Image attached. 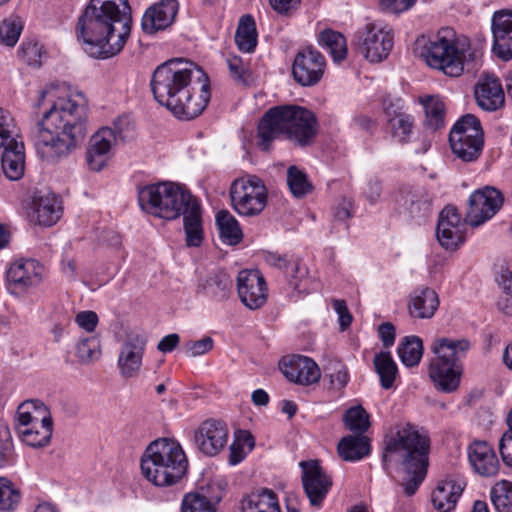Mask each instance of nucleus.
I'll return each instance as SVG.
<instances>
[{"instance_id":"obj_35","label":"nucleus","mask_w":512,"mask_h":512,"mask_svg":"<svg viewBox=\"0 0 512 512\" xmlns=\"http://www.w3.org/2000/svg\"><path fill=\"white\" fill-rule=\"evenodd\" d=\"M22 441L31 447L45 446L52 436L53 422L50 415H43L30 427L18 428Z\"/></svg>"},{"instance_id":"obj_14","label":"nucleus","mask_w":512,"mask_h":512,"mask_svg":"<svg viewBox=\"0 0 512 512\" xmlns=\"http://www.w3.org/2000/svg\"><path fill=\"white\" fill-rule=\"evenodd\" d=\"M503 203L504 196L500 190L491 186L477 189L469 196L465 222L478 227L494 217Z\"/></svg>"},{"instance_id":"obj_17","label":"nucleus","mask_w":512,"mask_h":512,"mask_svg":"<svg viewBox=\"0 0 512 512\" xmlns=\"http://www.w3.org/2000/svg\"><path fill=\"white\" fill-rule=\"evenodd\" d=\"M325 65L323 55L312 47H307L297 53L292 65V75L302 86H313L321 80Z\"/></svg>"},{"instance_id":"obj_44","label":"nucleus","mask_w":512,"mask_h":512,"mask_svg":"<svg viewBox=\"0 0 512 512\" xmlns=\"http://www.w3.org/2000/svg\"><path fill=\"white\" fill-rule=\"evenodd\" d=\"M17 414L19 421L18 428L30 427L34 424V422L41 421V417L43 415H50L47 407L44 406L43 403L36 400L22 403L18 407Z\"/></svg>"},{"instance_id":"obj_3","label":"nucleus","mask_w":512,"mask_h":512,"mask_svg":"<svg viewBox=\"0 0 512 512\" xmlns=\"http://www.w3.org/2000/svg\"><path fill=\"white\" fill-rule=\"evenodd\" d=\"M128 0H91L78 19L76 33L85 52L98 59L122 51L131 31Z\"/></svg>"},{"instance_id":"obj_40","label":"nucleus","mask_w":512,"mask_h":512,"mask_svg":"<svg viewBox=\"0 0 512 512\" xmlns=\"http://www.w3.org/2000/svg\"><path fill=\"white\" fill-rule=\"evenodd\" d=\"M235 42L243 52L254 51L257 45V31L254 18L251 15L241 17L235 33Z\"/></svg>"},{"instance_id":"obj_5","label":"nucleus","mask_w":512,"mask_h":512,"mask_svg":"<svg viewBox=\"0 0 512 512\" xmlns=\"http://www.w3.org/2000/svg\"><path fill=\"white\" fill-rule=\"evenodd\" d=\"M318 122L308 109L297 105H281L265 112L258 125L261 147L267 151L271 142L281 134L295 144L305 147L317 134Z\"/></svg>"},{"instance_id":"obj_7","label":"nucleus","mask_w":512,"mask_h":512,"mask_svg":"<svg viewBox=\"0 0 512 512\" xmlns=\"http://www.w3.org/2000/svg\"><path fill=\"white\" fill-rule=\"evenodd\" d=\"M470 347L465 338L440 337L433 340L431 350L435 358L430 362L429 376L437 390L444 393L457 390L463 372L461 360Z\"/></svg>"},{"instance_id":"obj_48","label":"nucleus","mask_w":512,"mask_h":512,"mask_svg":"<svg viewBox=\"0 0 512 512\" xmlns=\"http://www.w3.org/2000/svg\"><path fill=\"white\" fill-rule=\"evenodd\" d=\"M345 426L352 432L363 435L369 428V415L361 406L348 409L343 417Z\"/></svg>"},{"instance_id":"obj_39","label":"nucleus","mask_w":512,"mask_h":512,"mask_svg":"<svg viewBox=\"0 0 512 512\" xmlns=\"http://www.w3.org/2000/svg\"><path fill=\"white\" fill-rule=\"evenodd\" d=\"M374 369L379 376L380 385L383 389H391L394 385L398 368L389 352H379L373 359Z\"/></svg>"},{"instance_id":"obj_25","label":"nucleus","mask_w":512,"mask_h":512,"mask_svg":"<svg viewBox=\"0 0 512 512\" xmlns=\"http://www.w3.org/2000/svg\"><path fill=\"white\" fill-rule=\"evenodd\" d=\"M146 338L139 334H130L121 346L118 367L124 378L138 374L146 347Z\"/></svg>"},{"instance_id":"obj_45","label":"nucleus","mask_w":512,"mask_h":512,"mask_svg":"<svg viewBox=\"0 0 512 512\" xmlns=\"http://www.w3.org/2000/svg\"><path fill=\"white\" fill-rule=\"evenodd\" d=\"M287 184L292 195L298 199L305 197L313 190V185L306 173L294 165L287 170Z\"/></svg>"},{"instance_id":"obj_33","label":"nucleus","mask_w":512,"mask_h":512,"mask_svg":"<svg viewBox=\"0 0 512 512\" xmlns=\"http://www.w3.org/2000/svg\"><path fill=\"white\" fill-rule=\"evenodd\" d=\"M463 485L453 480L440 482L433 490L431 501L439 512H449L456 506V503L463 492Z\"/></svg>"},{"instance_id":"obj_15","label":"nucleus","mask_w":512,"mask_h":512,"mask_svg":"<svg viewBox=\"0 0 512 512\" xmlns=\"http://www.w3.org/2000/svg\"><path fill=\"white\" fill-rule=\"evenodd\" d=\"M302 485L311 506L320 508L329 490L332 479L327 475L317 460L301 461Z\"/></svg>"},{"instance_id":"obj_46","label":"nucleus","mask_w":512,"mask_h":512,"mask_svg":"<svg viewBox=\"0 0 512 512\" xmlns=\"http://www.w3.org/2000/svg\"><path fill=\"white\" fill-rule=\"evenodd\" d=\"M100 340L95 336L81 338L76 345V357L79 363L88 365L100 358Z\"/></svg>"},{"instance_id":"obj_57","label":"nucleus","mask_w":512,"mask_h":512,"mask_svg":"<svg viewBox=\"0 0 512 512\" xmlns=\"http://www.w3.org/2000/svg\"><path fill=\"white\" fill-rule=\"evenodd\" d=\"M11 448L10 430L4 422L0 421V467H3L8 462Z\"/></svg>"},{"instance_id":"obj_18","label":"nucleus","mask_w":512,"mask_h":512,"mask_svg":"<svg viewBox=\"0 0 512 512\" xmlns=\"http://www.w3.org/2000/svg\"><path fill=\"white\" fill-rule=\"evenodd\" d=\"M237 292L241 302L251 310L262 307L268 297L265 278L258 270H242L238 273Z\"/></svg>"},{"instance_id":"obj_49","label":"nucleus","mask_w":512,"mask_h":512,"mask_svg":"<svg viewBox=\"0 0 512 512\" xmlns=\"http://www.w3.org/2000/svg\"><path fill=\"white\" fill-rule=\"evenodd\" d=\"M219 498L211 501L200 493H189L182 500L181 512H216L215 504Z\"/></svg>"},{"instance_id":"obj_52","label":"nucleus","mask_w":512,"mask_h":512,"mask_svg":"<svg viewBox=\"0 0 512 512\" xmlns=\"http://www.w3.org/2000/svg\"><path fill=\"white\" fill-rule=\"evenodd\" d=\"M22 23L19 18H7L0 24V43L13 47L21 34Z\"/></svg>"},{"instance_id":"obj_27","label":"nucleus","mask_w":512,"mask_h":512,"mask_svg":"<svg viewBox=\"0 0 512 512\" xmlns=\"http://www.w3.org/2000/svg\"><path fill=\"white\" fill-rule=\"evenodd\" d=\"M468 459L474 471L484 477L495 476L499 460L493 447L486 441H474L468 446Z\"/></svg>"},{"instance_id":"obj_59","label":"nucleus","mask_w":512,"mask_h":512,"mask_svg":"<svg viewBox=\"0 0 512 512\" xmlns=\"http://www.w3.org/2000/svg\"><path fill=\"white\" fill-rule=\"evenodd\" d=\"M333 308L338 314L339 326L341 331H345L352 323L353 317L349 312L344 300L335 299L332 301Z\"/></svg>"},{"instance_id":"obj_43","label":"nucleus","mask_w":512,"mask_h":512,"mask_svg":"<svg viewBox=\"0 0 512 512\" xmlns=\"http://www.w3.org/2000/svg\"><path fill=\"white\" fill-rule=\"evenodd\" d=\"M319 42L323 48L327 49L335 62H340L346 57V39L341 33L325 30L320 33Z\"/></svg>"},{"instance_id":"obj_42","label":"nucleus","mask_w":512,"mask_h":512,"mask_svg":"<svg viewBox=\"0 0 512 512\" xmlns=\"http://www.w3.org/2000/svg\"><path fill=\"white\" fill-rule=\"evenodd\" d=\"M425 112V125L435 131L444 126V103L437 97L427 96L421 100Z\"/></svg>"},{"instance_id":"obj_63","label":"nucleus","mask_w":512,"mask_h":512,"mask_svg":"<svg viewBox=\"0 0 512 512\" xmlns=\"http://www.w3.org/2000/svg\"><path fill=\"white\" fill-rule=\"evenodd\" d=\"M301 0H269L274 11L281 15H289L297 9Z\"/></svg>"},{"instance_id":"obj_41","label":"nucleus","mask_w":512,"mask_h":512,"mask_svg":"<svg viewBox=\"0 0 512 512\" xmlns=\"http://www.w3.org/2000/svg\"><path fill=\"white\" fill-rule=\"evenodd\" d=\"M399 358L407 367L417 365L423 354L422 340L418 336H406L397 349Z\"/></svg>"},{"instance_id":"obj_11","label":"nucleus","mask_w":512,"mask_h":512,"mask_svg":"<svg viewBox=\"0 0 512 512\" xmlns=\"http://www.w3.org/2000/svg\"><path fill=\"white\" fill-rule=\"evenodd\" d=\"M352 43L368 61L379 63L393 48V30L380 22H370L355 32Z\"/></svg>"},{"instance_id":"obj_61","label":"nucleus","mask_w":512,"mask_h":512,"mask_svg":"<svg viewBox=\"0 0 512 512\" xmlns=\"http://www.w3.org/2000/svg\"><path fill=\"white\" fill-rule=\"evenodd\" d=\"M75 321L87 332H93L98 324V316L94 311H82L76 315Z\"/></svg>"},{"instance_id":"obj_60","label":"nucleus","mask_w":512,"mask_h":512,"mask_svg":"<svg viewBox=\"0 0 512 512\" xmlns=\"http://www.w3.org/2000/svg\"><path fill=\"white\" fill-rule=\"evenodd\" d=\"M331 383L341 389L345 387L349 381V374L346 366L341 362H335L333 372L330 373Z\"/></svg>"},{"instance_id":"obj_29","label":"nucleus","mask_w":512,"mask_h":512,"mask_svg":"<svg viewBox=\"0 0 512 512\" xmlns=\"http://www.w3.org/2000/svg\"><path fill=\"white\" fill-rule=\"evenodd\" d=\"M475 99L478 106L486 111L502 107L505 96L500 80L494 75L484 76L475 87Z\"/></svg>"},{"instance_id":"obj_36","label":"nucleus","mask_w":512,"mask_h":512,"mask_svg":"<svg viewBox=\"0 0 512 512\" xmlns=\"http://www.w3.org/2000/svg\"><path fill=\"white\" fill-rule=\"evenodd\" d=\"M242 512H281L278 497L271 489L251 493L242 502Z\"/></svg>"},{"instance_id":"obj_2","label":"nucleus","mask_w":512,"mask_h":512,"mask_svg":"<svg viewBox=\"0 0 512 512\" xmlns=\"http://www.w3.org/2000/svg\"><path fill=\"white\" fill-rule=\"evenodd\" d=\"M79 100H50V107L36 123L33 143L37 156L48 164L68 158L84 141L88 107L82 94Z\"/></svg>"},{"instance_id":"obj_62","label":"nucleus","mask_w":512,"mask_h":512,"mask_svg":"<svg viewBox=\"0 0 512 512\" xmlns=\"http://www.w3.org/2000/svg\"><path fill=\"white\" fill-rule=\"evenodd\" d=\"M354 201L352 198L343 197L334 210V218L345 221L353 216Z\"/></svg>"},{"instance_id":"obj_31","label":"nucleus","mask_w":512,"mask_h":512,"mask_svg":"<svg viewBox=\"0 0 512 512\" xmlns=\"http://www.w3.org/2000/svg\"><path fill=\"white\" fill-rule=\"evenodd\" d=\"M439 306L437 293L428 287L415 289L408 304L409 314L417 319L433 317Z\"/></svg>"},{"instance_id":"obj_22","label":"nucleus","mask_w":512,"mask_h":512,"mask_svg":"<svg viewBox=\"0 0 512 512\" xmlns=\"http://www.w3.org/2000/svg\"><path fill=\"white\" fill-rule=\"evenodd\" d=\"M116 141V133L109 127L99 129L91 137L86 152V162L90 170L99 172L107 165Z\"/></svg>"},{"instance_id":"obj_38","label":"nucleus","mask_w":512,"mask_h":512,"mask_svg":"<svg viewBox=\"0 0 512 512\" xmlns=\"http://www.w3.org/2000/svg\"><path fill=\"white\" fill-rule=\"evenodd\" d=\"M216 225L222 241L228 245H237L243 238L242 230L236 218L227 210L216 215Z\"/></svg>"},{"instance_id":"obj_10","label":"nucleus","mask_w":512,"mask_h":512,"mask_svg":"<svg viewBox=\"0 0 512 512\" xmlns=\"http://www.w3.org/2000/svg\"><path fill=\"white\" fill-rule=\"evenodd\" d=\"M0 152L4 175L12 181L20 180L25 171V149L15 129L10 113L0 108Z\"/></svg>"},{"instance_id":"obj_56","label":"nucleus","mask_w":512,"mask_h":512,"mask_svg":"<svg viewBox=\"0 0 512 512\" xmlns=\"http://www.w3.org/2000/svg\"><path fill=\"white\" fill-rule=\"evenodd\" d=\"M382 194V181L376 177H370L367 179L362 187L363 197L370 203L376 204Z\"/></svg>"},{"instance_id":"obj_50","label":"nucleus","mask_w":512,"mask_h":512,"mask_svg":"<svg viewBox=\"0 0 512 512\" xmlns=\"http://www.w3.org/2000/svg\"><path fill=\"white\" fill-rule=\"evenodd\" d=\"M21 499L19 490L7 478H0V510L14 511Z\"/></svg>"},{"instance_id":"obj_24","label":"nucleus","mask_w":512,"mask_h":512,"mask_svg":"<svg viewBox=\"0 0 512 512\" xmlns=\"http://www.w3.org/2000/svg\"><path fill=\"white\" fill-rule=\"evenodd\" d=\"M382 105L391 136L400 143L408 142L413 134V117L402 110L400 99L393 101L390 98H384Z\"/></svg>"},{"instance_id":"obj_37","label":"nucleus","mask_w":512,"mask_h":512,"mask_svg":"<svg viewBox=\"0 0 512 512\" xmlns=\"http://www.w3.org/2000/svg\"><path fill=\"white\" fill-rule=\"evenodd\" d=\"M233 285L232 279L223 271H216L199 284V288L209 297L218 301L226 299Z\"/></svg>"},{"instance_id":"obj_28","label":"nucleus","mask_w":512,"mask_h":512,"mask_svg":"<svg viewBox=\"0 0 512 512\" xmlns=\"http://www.w3.org/2000/svg\"><path fill=\"white\" fill-rule=\"evenodd\" d=\"M178 7L177 0H161L148 8L142 17L143 31L152 34L169 27L175 19Z\"/></svg>"},{"instance_id":"obj_51","label":"nucleus","mask_w":512,"mask_h":512,"mask_svg":"<svg viewBox=\"0 0 512 512\" xmlns=\"http://www.w3.org/2000/svg\"><path fill=\"white\" fill-rule=\"evenodd\" d=\"M45 55L43 45L36 40L23 42L19 49L20 58L29 66L40 67Z\"/></svg>"},{"instance_id":"obj_47","label":"nucleus","mask_w":512,"mask_h":512,"mask_svg":"<svg viewBox=\"0 0 512 512\" xmlns=\"http://www.w3.org/2000/svg\"><path fill=\"white\" fill-rule=\"evenodd\" d=\"M490 499L498 512H508L512 505V482L501 480L490 491Z\"/></svg>"},{"instance_id":"obj_23","label":"nucleus","mask_w":512,"mask_h":512,"mask_svg":"<svg viewBox=\"0 0 512 512\" xmlns=\"http://www.w3.org/2000/svg\"><path fill=\"white\" fill-rule=\"evenodd\" d=\"M491 30L494 55L503 61L512 60V11H496L492 17Z\"/></svg>"},{"instance_id":"obj_26","label":"nucleus","mask_w":512,"mask_h":512,"mask_svg":"<svg viewBox=\"0 0 512 512\" xmlns=\"http://www.w3.org/2000/svg\"><path fill=\"white\" fill-rule=\"evenodd\" d=\"M44 271V266L39 261L21 258L10 265L6 277L10 285L26 290L41 283Z\"/></svg>"},{"instance_id":"obj_64","label":"nucleus","mask_w":512,"mask_h":512,"mask_svg":"<svg viewBox=\"0 0 512 512\" xmlns=\"http://www.w3.org/2000/svg\"><path fill=\"white\" fill-rule=\"evenodd\" d=\"M496 280L503 292L512 296V269L510 267L502 266L498 272Z\"/></svg>"},{"instance_id":"obj_54","label":"nucleus","mask_w":512,"mask_h":512,"mask_svg":"<svg viewBox=\"0 0 512 512\" xmlns=\"http://www.w3.org/2000/svg\"><path fill=\"white\" fill-rule=\"evenodd\" d=\"M214 345L211 337L207 336L197 341H188L184 344V353L189 357H197L208 353Z\"/></svg>"},{"instance_id":"obj_16","label":"nucleus","mask_w":512,"mask_h":512,"mask_svg":"<svg viewBox=\"0 0 512 512\" xmlns=\"http://www.w3.org/2000/svg\"><path fill=\"white\" fill-rule=\"evenodd\" d=\"M392 201L413 219L424 220L432 211V198L421 187L402 186L393 193Z\"/></svg>"},{"instance_id":"obj_20","label":"nucleus","mask_w":512,"mask_h":512,"mask_svg":"<svg viewBox=\"0 0 512 512\" xmlns=\"http://www.w3.org/2000/svg\"><path fill=\"white\" fill-rule=\"evenodd\" d=\"M227 440L226 425L214 419L202 422L194 433L196 448L207 456L217 455L226 446Z\"/></svg>"},{"instance_id":"obj_4","label":"nucleus","mask_w":512,"mask_h":512,"mask_svg":"<svg viewBox=\"0 0 512 512\" xmlns=\"http://www.w3.org/2000/svg\"><path fill=\"white\" fill-rule=\"evenodd\" d=\"M382 465L386 472L393 463H399L404 473L401 485L407 496L416 493L427 474L430 439L415 425L399 423L386 435Z\"/></svg>"},{"instance_id":"obj_6","label":"nucleus","mask_w":512,"mask_h":512,"mask_svg":"<svg viewBox=\"0 0 512 512\" xmlns=\"http://www.w3.org/2000/svg\"><path fill=\"white\" fill-rule=\"evenodd\" d=\"M188 462L181 446L170 439L152 442L141 461L145 478L156 486H170L185 475Z\"/></svg>"},{"instance_id":"obj_53","label":"nucleus","mask_w":512,"mask_h":512,"mask_svg":"<svg viewBox=\"0 0 512 512\" xmlns=\"http://www.w3.org/2000/svg\"><path fill=\"white\" fill-rule=\"evenodd\" d=\"M226 62L232 79L239 84H246L249 75L248 66L243 62L242 58L230 55Z\"/></svg>"},{"instance_id":"obj_34","label":"nucleus","mask_w":512,"mask_h":512,"mask_svg":"<svg viewBox=\"0 0 512 512\" xmlns=\"http://www.w3.org/2000/svg\"><path fill=\"white\" fill-rule=\"evenodd\" d=\"M340 458L344 461H358L369 455L370 440L364 435H347L343 437L337 446Z\"/></svg>"},{"instance_id":"obj_21","label":"nucleus","mask_w":512,"mask_h":512,"mask_svg":"<svg viewBox=\"0 0 512 512\" xmlns=\"http://www.w3.org/2000/svg\"><path fill=\"white\" fill-rule=\"evenodd\" d=\"M280 370L289 381L299 385L317 383L321 376L316 362L302 355L283 357L280 361Z\"/></svg>"},{"instance_id":"obj_8","label":"nucleus","mask_w":512,"mask_h":512,"mask_svg":"<svg viewBox=\"0 0 512 512\" xmlns=\"http://www.w3.org/2000/svg\"><path fill=\"white\" fill-rule=\"evenodd\" d=\"M193 199L188 190L172 182L146 185L138 191L141 209L165 220L179 218Z\"/></svg>"},{"instance_id":"obj_19","label":"nucleus","mask_w":512,"mask_h":512,"mask_svg":"<svg viewBox=\"0 0 512 512\" xmlns=\"http://www.w3.org/2000/svg\"><path fill=\"white\" fill-rule=\"evenodd\" d=\"M465 220L454 206H446L439 214L437 239L446 250H456L465 240Z\"/></svg>"},{"instance_id":"obj_58","label":"nucleus","mask_w":512,"mask_h":512,"mask_svg":"<svg viewBox=\"0 0 512 512\" xmlns=\"http://www.w3.org/2000/svg\"><path fill=\"white\" fill-rule=\"evenodd\" d=\"M499 451L501 454V458L503 463L508 466L512 467V430L507 429L499 442Z\"/></svg>"},{"instance_id":"obj_13","label":"nucleus","mask_w":512,"mask_h":512,"mask_svg":"<svg viewBox=\"0 0 512 512\" xmlns=\"http://www.w3.org/2000/svg\"><path fill=\"white\" fill-rule=\"evenodd\" d=\"M230 196L233 208L243 216L260 214L267 204L266 187L256 176L234 182Z\"/></svg>"},{"instance_id":"obj_32","label":"nucleus","mask_w":512,"mask_h":512,"mask_svg":"<svg viewBox=\"0 0 512 512\" xmlns=\"http://www.w3.org/2000/svg\"><path fill=\"white\" fill-rule=\"evenodd\" d=\"M184 231L186 244L189 247H199L203 241V227L201 207L197 199H194L183 209Z\"/></svg>"},{"instance_id":"obj_55","label":"nucleus","mask_w":512,"mask_h":512,"mask_svg":"<svg viewBox=\"0 0 512 512\" xmlns=\"http://www.w3.org/2000/svg\"><path fill=\"white\" fill-rule=\"evenodd\" d=\"M266 261L271 266H275V267H277L279 269L284 270L285 273L288 276H291L293 279L296 278V273H298V271L300 270L298 262L294 261V262L291 263L290 261H288L286 259V257H283V256L278 255V254L269 253L266 256Z\"/></svg>"},{"instance_id":"obj_12","label":"nucleus","mask_w":512,"mask_h":512,"mask_svg":"<svg viewBox=\"0 0 512 512\" xmlns=\"http://www.w3.org/2000/svg\"><path fill=\"white\" fill-rule=\"evenodd\" d=\"M450 32L449 29H444L429 40L424 56L431 68L441 70L448 76L457 77L463 72L465 62L455 40L448 38Z\"/></svg>"},{"instance_id":"obj_30","label":"nucleus","mask_w":512,"mask_h":512,"mask_svg":"<svg viewBox=\"0 0 512 512\" xmlns=\"http://www.w3.org/2000/svg\"><path fill=\"white\" fill-rule=\"evenodd\" d=\"M32 210V220L41 226L49 227L60 219L62 207L54 194H36L33 197Z\"/></svg>"},{"instance_id":"obj_1","label":"nucleus","mask_w":512,"mask_h":512,"mask_svg":"<svg viewBox=\"0 0 512 512\" xmlns=\"http://www.w3.org/2000/svg\"><path fill=\"white\" fill-rule=\"evenodd\" d=\"M150 85L155 100L183 120L199 116L211 96L207 74L183 58L160 64L152 74Z\"/></svg>"},{"instance_id":"obj_9","label":"nucleus","mask_w":512,"mask_h":512,"mask_svg":"<svg viewBox=\"0 0 512 512\" xmlns=\"http://www.w3.org/2000/svg\"><path fill=\"white\" fill-rule=\"evenodd\" d=\"M449 143L453 155L460 161H477L484 147V135L479 119L472 114L462 116L449 133Z\"/></svg>"}]
</instances>
